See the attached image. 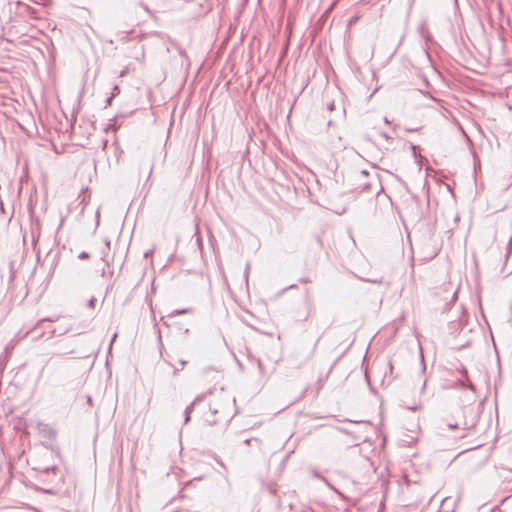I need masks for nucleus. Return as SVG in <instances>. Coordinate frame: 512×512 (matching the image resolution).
<instances>
[{
    "label": "nucleus",
    "mask_w": 512,
    "mask_h": 512,
    "mask_svg": "<svg viewBox=\"0 0 512 512\" xmlns=\"http://www.w3.org/2000/svg\"><path fill=\"white\" fill-rule=\"evenodd\" d=\"M192 410L193 405H190L185 409V423H187L190 420V413L192 412Z\"/></svg>",
    "instance_id": "1"
},
{
    "label": "nucleus",
    "mask_w": 512,
    "mask_h": 512,
    "mask_svg": "<svg viewBox=\"0 0 512 512\" xmlns=\"http://www.w3.org/2000/svg\"><path fill=\"white\" fill-rule=\"evenodd\" d=\"M190 312H191L190 309L175 310L174 312L171 313V315L174 316V315L186 314V313H190Z\"/></svg>",
    "instance_id": "2"
},
{
    "label": "nucleus",
    "mask_w": 512,
    "mask_h": 512,
    "mask_svg": "<svg viewBox=\"0 0 512 512\" xmlns=\"http://www.w3.org/2000/svg\"><path fill=\"white\" fill-rule=\"evenodd\" d=\"M78 257L81 260H85L89 258V254L87 252H81Z\"/></svg>",
    "instance_id": "3"
},
{
    "label": "nucleus",
    "mask_w": 512,
    "mask_h": 512,
    "mask_svg": "<svg viewBox=\"0 0 512 512\" xmlns=\"http://www.w3.org/2000/svg\"><path fill=\"white\" fill-rule=\"evenodd\" d=\"M95 304H96V299L95 298H91L89 301H88V307L89 308H94L95 307Z\"/></svg>",
    "instance_id": "4"
},
{
    "label": "nucleus",
    "mask_w": 512,
    "mask_h": 512,
    "mask_svg": "<svg viewBox=\"0 0 512 512\" xmlns=\"http://www.w3.org/2000/svg\"><path fill=\"white\" fill-rule=\"evenodd\" d=\"M446 427L448 429H456V428H458V425L457 424H447Z\"/></svg>",
    "instance_id": "5"
},
{
    "label": "nucleus",
    "mask_w": 512,
    "mask_h": 512,
    "mask_svg": "<svg viewBox=\"0 0 512 512\" xmlns=\"http://www.w3.org/2000/svg\"><path fill=\"white\" fill-rule=\"evenodd\" d=\"M152 253H153V251H152V250H151V251H147V252L145 253V257H149Z\"/></svg>",
    "instance_id": "6"
},
{
    "label": "nucleus",
    "mask_w": 512,
    "mask_h": 512,
    "mask_svg": "<svg viewBox=\"0 0 512 512\" xmlns=\"http://www.w3.org/2000/svg\"><path fill=\"white\" fill-rule=\"evenodd\" d=\"M439 429H440L441 434H444V432H445V427H440Z\"/></svg>",
    "instance_id": "7"
},
{
    "label": "nucleus",
    "mask_w": 512,
    "mask_h": 512,
    "mask_svg": "<svg viewBox=\"0 0 512 512\" xmlns=\"http://www.w3.org/2000/svg\"><path fill=\"white\" fill-rule=\"evenodd\" d=\"M210 371L215 372V373H217V374H218V370H213V369H208L206 372L208 373V372H210Z\"/></svg>",
    "instance_id": "8"
},
{
    "label": "nucleus",
    "mask_w": 512,
    "mask_h": 512,
    "mask_svg": "<svg viewBox=\"0 0 512 512\" xmlns=\"http://www.w3.org/2000/svg\"><path fill=\"white\" fill-rule=\"evenodd\" d=\"M152 171H153V165H151V167H150L149 176L151 175Z\"/></svg>",
    "instance_id": "9"
},
{
    "label": "nucleus",
    "mask_w": 512,
    "mask_h": 512,
    "mask_svg": "<svg viewBox=\"0 0 512 512\" xmlns=\"http://www.w3.org/2000/svg\"><path fill=\"white\" fill-rule=\"evenodd\" d=\"M116 337H117V334L115 333V334H114V336H113V338H112L111 343L115 340V338H116Z\"/></svg>",
    "instance_id": "10"
}]
</instances>
